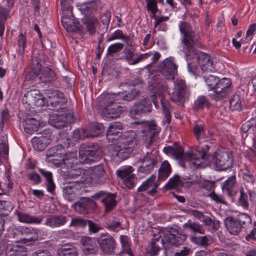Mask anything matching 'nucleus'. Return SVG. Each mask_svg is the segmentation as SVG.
<instances>
[{"label": "nucleus", "instance_id": "nucleus-47", "mask_svg": "<svg viewBox=\"0 0 256 256\" xmlns=\"http://www.w3.org/2000/svg\"><path fill=\"white\" fill-rule=\"evenodd\" d=\"M173 251L169 254H172V256H189L192 253V250L190 247L184 246V244L173 249Z\"/></svg>", "mask_w": 256, "mask_h": 256}, {"label": "nucleus", "instance_id": "nucleus-40", "mask_svg": "<svg viewBox=\"0 0 256 256\" xmlns=\"http://www.w3.org/2000/svg\"><path fill=\"white\" fill-rule=\"evenodd\" d=\"M184 186L183 181L178 174H175L170 178L165 186L166 190H176L178 191Z\"/></svg>", "mask_w": 256, "mask_h": 256}, {"label": "nucleus", "instance_id": "nucleus-42", "mask_svg": "<svg viewBox=\"0 0 256 256\" xmlns=\"http://www.w3.org/2000/svg\"><path fill=\"white\" fill-rule=\"evenodd\" d=\"M118 96L114 94H104L101 96V104L103 108H108L118 100Z\"/></svg>", "mask_w": 256, "mask_h": 256}, {"label": "nucleus", "instance_id": "nucleus-49", "mask_svg": "<svg viewBox=\"0 0 256 256\" xmlns=\"http://www.w3.org/2000/svg\"><path fill=\"white\" fill-rule=\"evenodd\" d=\"M230 108L232 110L240 111L242 110V101L239 95L234 94L230 100Z\"/></svg>", "mask_w": 256, "mask_h": 256}, {"label": "nucleus", "instance_id": "nucleus-22", "mask_svg": "<svg viewBox=\"0 0 256 256\" xmlns=\"http://www.w3.org/2000/svg\"><path fill=\"white\" fill-rule=\"evenodd\" d=\"M152 105L148 98H144L136 103L130 111V116L134 118L136 115H141L150 112Z\"/></svg>", "mask_w": 256, "mask_h": 256}, {"label": "nucleus", "instance_id": "nucleus-19", "mask_svg": "<svg viewBox=\"0 0 256 256\" xmlns=\"http://www.w3.org/2000/svg\"><path fill=\"white\" fill-rule=\"evenodd\" d=\"M132 172L133 168L130 166L116 170L118 176L123 180V184L129 189L134 186L136 181V176L132 174Z\"/></svg>", "mask_w": 256, "mask_h": 256}, {"label": "nucleus", "instance_id": "nucleus-13", "mask_svg": "<svg viewBox=\"0 0 256 256\" xmlns=\"http://www.w3.org/2000/svg\"><path fill=\"white\" fill-rule=\"evenodd\" d=\"M178 66L174 62L172 57L166 58L159 66L160 72L166 79L172 80L177 74Z\"/></svg>", "mask_w": 256, "mask_h": 256}, {"label": "nucleus", "instance_id": "nucleus-41", "mask_svg": "<svg viewBox=\"0 0 256 256\" xmlns=\"http://www.w3.org/2000/svg\"><path fill=\"white\" fill-rule=\"evenodd\" d=\"M161 104L162 106V112L164 115V122L168 124L170 122L171 114L170 112L173 108L171 106L170 102L162 96H160Z\"/></svg>", "mask_w": 256, "mask_h": 256}, {"label": "nucleus", "instance_id": "nucleus-59", "mask_svg": "<svg viewBox=\"0 0 256 256\" xmlns=\"http://www.w3.org/2000/svg\"><path fill=\"white\" fill-rule=\"evenodd\" d=\"M238 200L240 205L243 208H248L249 205L248 202V197L247 194L244 192L243 188H242L240 190V196Z\"/></svg>", "mask_w": 256, "mask_h": 256}, {"label": "nucleus", "instance_id": "nucleus-16", "mask_svg": "<svg viewBox=\"0 0 256 256\" xmlns=\"http://www.w3.org/2000/svg\"><path fill=\"white\" fill-rule=\"evenodd\" d=\"M90 182L92 184L102 185L108 182L106 173L103 164L94 166L90 174Z\"/></svg>", "mask_w": 256, "mask_h": 256}, {"label": "nucleus", "instance_id": "nucleus-29", "mask_svg": "<svg viewBox=\"0 0 256 256\" xmlns=\"http://www.w3.org/2000/svg\"><path fill=\"white\" fill-rule=\"evenodd\" d=\"M236 186V176L232 175L222 184V188L224 192L230 197L234 196L237 191L235 190Z\"/></svg>", "mask_w": 256, "mask_h": 256}, {"label": "nucleus", "instance_id": "nucleus-48", "mask_svg": "<svg viewBox=\"0 0 256 256\" xmlns=\"http://www.w3.org/2000/svg\"><path fill=\"white\" fill-rule=\"evenodd\" d=\"M210 105L207 98L204 96H199L194 101V110H199L204 109V108H208Z\"/></svg>", "mask_w": 256, "mask_h": 256}, {"label": "nucleus", "instance_id": "nucleus-38", "mask_svg": "<svg viewBox=\"0 0 256 256\" xmlns=\"http://www.w3.org/2000/svg\"><path fill=\"white\" fill-rule=\"evenodd\" d=\"M58 256H78L77 248L70 244H64L57 250Z\"/></svg>", "mask_w": 256, "mask_h": 256}, {"label": "nucleus", "instance_id": "nucleus-9", "mask_svg": "<svg viewBox=\"0 0 256 256\" xmlns=\"http://www.w3.org/2000/svg\"><path fill=\"white\" fill-rule=\"evenodd\" d=\"M74 121L72 112L64 109L60 114H53L50 116L49 124L56 128L61 129L67 124L72 123Z\"/></svg>", "mask_w": 256, "mask_h": 256}, {"label": "nucleus", "instance_id": "nucleus-2", "mask_svg": "<svg viewBox=\"0 0 256 256\" xmlns=\"http://www.w3.org/2000/svg\"><path fill=\"white\" fill-rule=\"evenodd\" d=\"M164 152L168 155L172 156L176 160H181L182 162H191L195 168H204L211 162V159L202 150H193L192 152L184 153L182 147L174 144L173 146L164 147Z\"/></svg>", "mask_w": 256, "mask_h": 256}, {"label": "nucleus", "instance_id": "nucleus-34", "mask_svg": "<svg viewBox=\"0 0 256 256\" xmlns=\"http://www.w3.org/2000/svg\"><path fill=\"white\" fill-rule=\"evenodd\" d=\"M39 78L42 82L49 83L54 81L56 78L54 70L48 67H44L40 68Z\"/></svg>", "mask_w": 256, "mask_h": 256}, {"label": "nucleus", "instance_id": "nucleus-31", "mask_svg": "<svg viewBox=\"0 0 256 256\" xmlns=\"http://www.w3.org/2000/svg\"><path fill=\"white\" fill-rule=\"evenodd\" d=\"M157 161L154 158L148 156H144L142 160V164L139 167L138 172L143 174H148L154 169Z\"/></svg>", "mask_w": 256, "mask_h": 256}, {"label": "nucleus", "instance_id": "nucleus-53", "mask_svg": "<svg viewBox=\"0 0 256 256\" xmlns=\"http://www.w3.org/2000/svg\"><path fill=\"white\" fill-rule=\"evenodd\" d=\"M106 228L110 230L118 231L122 228V222L119 219L116 218L109 220L106 224Z\"/></svg>", "mask_w": 256, "mask_h": 256}, {"label": "nucleus", "instance_id": "nucleus-15", "mask_svg": "<svg viewBox=\"0 0 256 256\" xmlns=\"http://www.w3.org/2000/svg\"><path fill=\"white\" fill-rule=\"evenodd\" d=\"M136 144L135 139L128 138L117 145L115 148L116 156L120 160L128 158L134 150V147Z\"/></svg>", "mask_w": 256, "mask_h": 256}, {"label": "nucleus", "instance_id": "nucleus-25", "mask_svg": "<svg viewBox=\"0 0 256 256\" xmlns=\"http://www.w3.org/2000/svg\"><path fill=\"white\" fill-rule=\"evenodd\" d=\"M155 179L156 176H152L138 188V192L147 191L148 194L154 196L157 192L158 186V184L155 182Z\"/></svg>", "mask_w": 256, "mask_h": 256}, {"label": "nucleus", "instance_id": "nucleus-6", "mask_svg": "<svg viewBox=\"0 0 256 256\" xmlns=\"http://www.w3.org/2000/svg\"><path fill=\"white\" fill-rule=\"evenodd\" d=\"M102 150L97 144L88 142L81 145L79 156L86 163L91 164L102 158Z\"/></svg>", "mask_w": 256, "mask_h": 256}, {"label": "nucleus", "instance_id": "nucleus-10", "mask_svg": "<svg viewBox=\"0 0 256 256\" xmlns=\"http://www.w3.org/2000/svg\"><path fill=\"white\" fill-rule=\"evenodd\" d=\"M66 145V144L64 146L59 144L49 148L46 152V161L59 166L68 156L65 150Z\"/></svg>", "mask_w": 256, "mask_h": 256}, {"label": "nucleus", "instance_id": "nucleus-35", "mask_svg": "<svg viewBox=\"0 0 256 256\" xmlns=\"http://www.w3.org/2000/svg\"><path fill=\"white\" fill-rule=\"evenodd\" d=\"M42 55L38 54V56H32V70L30 71L28 75L30 76V78L34 79L38 76H40V70L42 68V64H41V58Z\"/></svg>", "mask_w": 256, "mask_h": 256}, {"label": "nucleus", "instance_id": "nucleus-32", "mask_svg": "<svg viewBox=\"0 0 256 256\" xmlns=\"http://www.w3.org/2000/svg\"><path fill=\"white\" fill-rule=\"evenodd\" d=\"M122 133V125L120 122L112 123L106 131V137L108 140H116Z\"/></svg>", "mask_w": 256, "mask_h": 256}, {"label": "nucleus", "instance_id": "nucleus-33", "mask_svg": "<svg viewBox=\"0 0 256 256\" xmlns=\"http://www.w3.org/2000/svg\"><path fill=\"white\" fill-rule=\"evenodd\" d=\"M39 172L45 178V184L48 192L54 195L56 189V184H54L52 172L48 171L44 168H39Z\"/></svg>", "mask_w": 256, "mask_h": 256}, {"label": "nucleus", "instance_id": "nucleus-52", "mask_svg": "<svg viewBox=\"0 0 256 256\" xmlns=\"http://www.w3.org/2000/svg\"><path fill=\"white\" fill-rule=\"evenodd\" d=\"M236 218L242 228L247 226L252 222L250 216L246 213H240Z\"/></svg>", "mask_w": 256, "mask_h": 256}, {"label": "nucleus", "instance_id": "nucleus-43", "mask_svg": "<svg viewBox=\"0 0 256 256\" xmlns=\"http://www.w3.org/2000/svg\"><path fill=\"white\" fill-rule=\"evenodd\" d=\"M8 256H26L27 249L24 246L14 245L10 250H7Z\"/></svg>", "mask_w": 256, "mask_h": 256}, {"label": "nucleus", "instance_id": "nucleus-62", "mask_svg": "<svg viewBox=\"0 0 256 256\" xmlns=\"http://www.w3.org/2000/svg\"><path fill=\"white\" fill-rule=\"evenodd\" d=\"M87 226H88V232L90 234H96L100 230L102 229L99 224L94 222L93 221L90 220H88Z\"/></svg>", "mask_w": 256, "mask_h": 256}, {"label": "nucleus", "instance_id": "nucleus-7", "mask_svg": "<svg viewBox=\"0 0 256 256\" xmlns=\"http://www.w3.org/2000/svg\"><path fill=\"white\" fill-rule=\"evenodd\" d=\"M22 102L26 108L30 110L35 106L41 108L46 106V100L38 90H32L26 92L22 98Z\"/></svg>", "mask_w": 256, "mask_h": 256}, {"label": "nucleus", "instance_id": "nucleus-44", "mask_svg": "<svg viewBox=\"0 0 256 256\" xmlns=\"http://www.w3.org/2000/svg\"><path fill=\"white\" fill-rule=\"evenodd\" d=\"M140 92L135 89L134 86H130L128 90H124L121 92L122 99L126 101H131L137 97Z\"/></svg>", "mask_w": 256, "mask_h": 256}, {"label": "nucleus", "instance_id": "nucleus-17", "mask_svg": "<svg viewBox=\"0 0 256 256\" xmlns=\"http://www.w3.org/2000/svg\"><path fill=\"white\" fill-rule=\"evenodd\" d=\"M85 180L71 181L63 184V194L65 198L70 202H72L76 198V192L80 188V184H84Z\"/></svg>", "mask_w": 256, "mask_h": 256}, {"label": "nucleus", "instance_id": "nucleus-4", "mask_svg": "<svg viewBox=\"0 0 256 256\" xmlns=\"http://www.w3.org/2000/svg\"><path fill=\"white\" fill-rule=\"evenodd\" d=\"M176 225L164 228L162 232L164 239L163 248L165 253L170 254L173 249L182 245L186 239V234H182Z\"/></svg>", "mask_w": 256, "mask_h": 256}, {"label": "nucleus", "instance_id": "nucleus-56", "mask_svg": "<svg viewBox=\"0 0 256 256\" xmlns=\"http://www.w3.org/2000/svg\"><path fill=\"white\" fill-rule=\"evenodd\" d=\"M104 130V126L101 123H96L92 124L90 132L93 137H96Z\"/></svg>", "mask_w": 256, "mask_h": 256}, {"label": "nucleus", "instance_id": "nucleus-26", "mask_svg": "<svg viewBox=\"0 0 256 256\" xmlns=\"http://www.w3.org/2000/svg\"><path fill=\"white\" fill-rule=\"evenodd\" d=\"M62 23L67 31L76 32L80 29V24L75 19L72 14L64 15L62 18Z\"/></svg>", "mask_w": 256, "mask_h": 256}, {"label": "nucleus", "instance_id": "nucleus-39", "mask_svg": "<svg viewBox=\"0 0 256 256\" xmlns=\"http://www.w3.org/2000/svg\"><path fill=\"white\" fill-rule=\"evenodd\" d=\"M183 228L194 234L198 233L203 234L205 233V230L202 224L190 220L183 225Z\"/></svg>", "mask_w": 256, "mask_h": 256}, {"label": "nucleus", "instance_id": "nucleus-11", "mask_svg": "<svg viewBox=\"0 0 256 256\" xmlns=\"http://www.w3.org/2000/svg\"><path fill=\"white\" fill-rule=\"evenodd\" d=\"M47 94L48 100H46V104L53 110L62 109L64 110L67 102V100L64 98V94L56 90H49Z\"/></svg>", "mask_w": 256, "mask_h": 256}, {"label": "nucleus", "instance_id": "nucleus-36", "mask_svg": "<svg viewBox=\"0 0 256 256\" xmlns=\"http://www.w3.org/2000/svg\"><path fill=\"white\" fill-rule=\"evenodd\" d=\"M66 222L67 218L66 216L54 215L47 218L44 224L52 228H56L64 225Z\"/></svg>", "mask_w": 256, "mask_h": 256}, {"label": "nucleus", "instance_id": "nucleus-14", "mask_svg": "<svg viewBox=\"0 0 256 256\" xmlns=\"http://www.w3.org/2000/svg\"><path fill=\"white\" fill-rule=\"evenodd\" d=\"M97 206L96 203L92 198L88 197H82L74 202L72 208L78 213L82 214H86L91 211L95 210Z\"/></svg>", "mask_w": 256, "mask_h": 256}, {"label": "nucleus", "instance_id": "nucleus-1", "mask_svg": "<svg viewBox=\"0 0 256 256\" xmlns=\"http://www.w3.org/2000/svg\"><path fill=\"white\" fill-rule=\"evenodd\" d=\"M179 28L183 36L182 38V51L185 54L186 60L196 58L199 61L203 72H208L209 70L211 72L213 68V62L210 60V56L202 53L199 56L200 52L196 48L201 46V44L198 40V36L186 22H181Z\"/></svg>", "mask_w": 256, "mask_h": 256}, {"label": "nucleus", "instance_id": "nucleus-61", "mask_svg": "<svg viewBox=\"0 0 256 256\" xmlns=\"http://www.w3.org/2000/svg\"><path fill=\"white\" fill-rule=\"evenodd\" d=\"M147 3L146 8L148 11L152 14V18H154L158 10L157 2L156 0H146Z\"/></svg>", "mask_w": 256, "mask_h": 256}, {"label": "nucleus", "instance_id": "nucleus-12", "mask_svg": "<svg viewBox=\"0 0 256 256\" xmlns=\"http://www.w3.org/2000/svg\"><path fill=\"white\" fill-rule=\"evenodd\" d=\"M100 250L106 254L114 253L116 248V242L112 236H108L107 233H104L96 238Z\"/></svg>", "mask_w": 256, "mask_h": 256}, {"label": "nucleus", "instance_id": "nucleus-58", "mask_svg": "<svg viewBox=\"0 0 256 256\" xmlns=\"http://www.w3.org/2000/svg\"><path fill=\"white\" fill-rule=\"evenodd\" d=\"M88 220L83 219L80 218H72L70 226L80 227L84 228L87 226Z\"/></svg>", "mask_w": 256, "mask_h": 256}, {"label": "nucleus", "instance_id": "nucleus-27", "mask_svg": "<svg viewBox=\"0 0 256 256\" xmlns=\"http://www.w3.org/2000/svg\"><path fill=\"white\" fill-rule=\"evenodd\" d=\"M124 52L125 54L124 59L130 64H136L141 61L144 60L152 55V53L147 52L140 54L137 58H135L134 54L129 49H124Z\"/></svg>", "mask_w": 256, "mask_h": 256}, {"label": "nucleus", "instance_id": "nucleus-51", "mask_svg": "<svg viewBox=\"0 0 256 256\" xmlns=\"http://www.w3.org/2000/svg\"><path fill=\"white\" fill-rule=\"evenodd\" d=\"M98 23V20L94 17H87L85 19L84 24L86 26L87 30L93 34L96 32V24Z\"/></svg>", "mask_w": 256, "mask_h": 256}, {"label": "nucleus", "instance_id": "nucleus-21", "mask_svg": "<svg viewBox=\"0 0 256 256\" xmlns=\"http://www.w3.org/2000/svg\"><path fill=\"white\" fill-rule=\"evenodd\" d=\"M18 232L22 236L20 240L22 243L31 245L38 240V234L37 230L33 228L22 227L20 228Z\"/></svg>", "mask_w": 256, "mask_h": 256}, {"label": "nucleus", "instance_id": "nucleus-5", "mask_svg": "<svg viewBox=\"0 0 256 256\" xmlns=\"http://www.w3.org/2000/svg\"><path fill=\"white\" fill-rule=\"evenodd\" d=\"M217 170H224L232 167L233 164L232 153L225 150H218L212 155L208 156Z\"/></svg>", "mask_w": 256, "mask_h": 256}, {"label": "nucleus", "instance_id": "nucleus-63", "mask_svg": "<svg viewBox=\"0 0 256 256\" xmlns=\"http://www.w3.org/2000/svg\"><path fill=\"white\" fill-rule=\"evenodd\" d=\"M22 124H26L36 130L40 126V122L34 118H26L22 121Z\"/></svg>", "mask_w": 256, "mask_h": 256}, {"label": "nucleus", "instance_id": "nucleus-55", "mask_svg": "<svg viewBox=\"0 0 256 256\" xmlns=\"http://www.w3.org/2000/svg\"><path fill=\"white\" fill-rule=\"evenodd\" d=\"M215 182L209 180H204L200 182V188L202 190H206L210 192L214 190Z\"/></svg>", "mask_w": 256, "mask_h": 256}, {"label": "nucleus", "instance_id": "nucleus-57", "mask_svg": "<svg viewBox=\"0 0 256 256\" xmlns=\"http://www.w3.org/2000/svg\"><path fill=\"white\" fill-rule=\"evenodd\" d=\"M160 242H152L147 250V252L151 256H156L161 250Z\"/></svg>", "mask_w": 256, "mask_h": 256}, {"label": "nucleus", "instance_id": "nucleus-8", "mask_svg": "<svg viewBox=\"0 0 256 256\" xmlns=\"http://www.w3.org/2000/svg\"><path fill=\"white\" fill-rule=\"evenodd\" d=\"M174 83V90L170 99L178 105L184 106L185 101L189 98L190 90L184 80H177Z\"/></svg>", "mask_w": 256, "mask_h": 256}, {"label": "nucleus", "instance_id": "nucleus-20", "mask_svg": "<svg viewBox=\"0 0 256 256\" xmlns=\"http://www.w3.org/2000/svg\"><path fill=\"white\" fill-rule=\"evenodd\" d=\"M142 126L144 128L142 132L144 136L146 138V146L149 148L154 140V137L158 134V132L156 129V125L154 122H144Z\"/></svg>", "mask_w": 256, "mask_h": 256}, {"label": "nucleus", "instance_id": "nucleus-3", "mask_svg": "<svg viewBox=\"0 0 256 256\" xmlns=\"http://www.w3.org/2000/svg\"><path fill=\"white\" fill-rule=\"evenodd\" d=\"M210 72H203V78L208 87L212 91L210 96L215 100H220L226 97L228 89L231 85L229 78L220 79L218 77L210 74Z\"/></svg>", "mask_w": 256, "mask_h": 256}, {"label": "nucleus", "instance_id": "nucleus-50", "mask_svg": "<svg viewBox=\"0 0 256 256\" xmlns=\"http://www.w3.org/2000/svg\"><path fill=\"white\" fill-rule=\"evenodd\" d=\"M13 208L14 206L10 202L0 200V216H8Z\"/></svg>", "mask_w": 256, "mask_h": 256}, {"label": "nucleus", "instance_id": "nucleus-54", "mask_svg": "<svg viewBox=\"0 0 256 256\" xmlns=\"http://www.w3.org/2000/svg\"><path fill=\"white\" fill-rule=\"evenodd\" d=\"M206 196L210 197L211 199L214 201L216 203L222 204H226L224 197L222 194H218L214 192V190H212V192H208L204 194Z\"/></svg>", "mask_w": 256, "mask_h": 256}, {"label": "nucleus", "instance_id": "nucleus-37", "mask_svg": "<svg viewBox=\"0 0 256 256\" xmlns=\"http://www.w3.org/2000/svg\"><path fill=\"white\" fill-rule=\"evenodd\" d=\"M16 214L18 217V220L22 222L40 224L43 220L42 216H32L28 214L20 212H16Z\"/></svg>", "mask_w": 256, "mask_h": 256}, {"label": "nucleus", "instance_id": "nucleus-64", "mask_svg": "<svg viewBox=\"0 0 256 256\" xmlns=\"http://www.w3.org/2000/svg\"><path fill=\"white\" fill-rule=\"evenodd\" d=\"M26 38L25 36L22 33H20L18 40V52L20 54H22L24 50Z\"/></svg>", "mask_w": 256, "mask_h": 256}, {"label": "nucleus", "instance_id": "nucleus-30", "mask_svg": "<svg viewBox=\"0 0 256 256\" xmlns=\"http://www.w3.org/2000/svg\"><path fill=\"white\" fill-rule=\"evenodd\" d=\"M50 139L48 136L40 135L34 136L32 140V144L34 150L42 151L50 142Z\"/></svg>", "mask_w": 256, "mask_h": 256}, {"label": "nucleus", "instance_id": "nucleus-28", "mask_svg": "<svg viewBox=\"0 0 256 256\" xmlns=\"http://www.w3.org/2000/svg\"><path fill=\"white\" fill-rule=\"evenodd\" d=\"M224 222L226 229L230 234L237 235L242 230V227L236 218L228 216Z\"/></svg>", "mask_w": 256, "mask_h": 256}, {"label": "nucleus", "instance_id": "nucleus-23", "mask_svg": "<svg viewBox=\"0 0 256 256\" xmlns=\"http://www.w3.org/2000/svg\"><path fill=\"white\" fill-rule=\"evenodd\" d=\"M126 110V106H120L116 102L108 108H102L101 114L106 119L116 118Z\"/></svg>", "mask_w": 256, "mask_h": 256}, {"label": "nucleus", "instance_id": "nucleus-18", "mask_svg": "<svg viewBox=\"0 0 256 256\" xmlns=\"http://www.w3.org/2000/svg\"><path fill=\"white\" fill-rule=\"evenodd\" d=\"M116 196L114 194L100 191L94 194L92 197L96 200L102 199V202L105 206L106 212L112 210L116 205Z\"/></svg>", "mask_w": 256, "mask_h": 256}, {"label": "nucleus", "instance_id": "nucleus-46", "mask_svg": "<svg viewBox=\"0 0 256 256\" xmlns=\"http://www.w3.org/2000/svg\"><path fill=\"white\" fill-rule=\"evenodd\" d=\"M191 242L203 248H207L210 245V240L206 236H192L190 237Z\"/></svg>", "mask_w": 256, "mask_h": 256}, {"label": "nucleus", "instance_id": "nucleus-60", "mask_svg": "<svg viewBox=\"0 0 256 256\" xmlns=\"http://www.w3.org/2000/svg\"><path fill=\"white\" fill-rule=\"evenodd\" d=\"M124 46V44L122 43H116L110 45L108 48L107 55L110 56L120 51Z\"/></svg>", "mask_w": 256, "mask_h": 256}, {"label": "nucleus", "instance_id": "nucleus-24", "mask_svg": "<svg viewBox=\"0 0 256 256\" xmlns=\"http://www.w3.org/2000/svg\"><path fill=\"white\" fill-rule=\"evenodd\" d=\"M82 249L86 255L94 254L98 251L95 240L90 237H84L80 240Z\"/></svg>", "mask_w": 256, "mask_h": 256}, {"label": "nucleus", "instance_id": "nucleus-45", "mask_svg": "<svg viewBox=\"0 0 256 256\" xmlns=\"http://www.w3.org/2000/svg\"><path fill=\"white\" fill-rule=\"evenodd\" d=\"M171 172V167L169 162L165 160L161 164L158 170V178L160 180H164Z\"/></svg>", "mask_w": 256, "mask_h": 256}]
</instances>
